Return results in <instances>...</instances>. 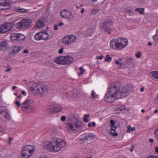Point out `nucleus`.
<instances>
[{
  "instance_id": "37998d69",
  "label": "nucleus",
  "mask_w": 158,
  "mask_h": 158,
  "mask_svg": "<svg viewBox=\"0 0 158 158\" xmlns=\"http://www.w3.org/2000/svg\"><path fill=\"white\" fill-rule=\"evenodd\" d=\"M13 140V139L12 138H11V137H10L9 138V141L8 142V144L9 145H10L11 144V141Z\"/></svg>"
},
{
  "instance_id": "e433bc0d",
  "label": "nucleus",
  "mask_w": 158,
  "mask_h": 158,
  "mask_svg": "<svg viewBox=\"0 0 158 158\" xmlns=\"http://www.w3.org/2000/svg\"><path fill=\"white\" fill-rule=\"evenodd\" d=\"M106 58L105 60L106 61L110 62L111 61L112 58L110 57L109 55H107L106 56Z\"/></svg>"
},
{
  "instance_id": "4be33fe9",
  "label": "nucleus",
  "mask_w": 158,
  "mask_h": 158,
  "mask_svg": "<svg viewBox=\"0 0 158 158\" xmlns=\"http://www.w3.org/2000/svg\"><path fill=\"white\" fill-rule=\"evenodd\" d=\"M42 40H48L49 35L46 32H41Z\"/></svg>"
},
{
  "instance_id": "9b49d317",
  "label": "nucleus",
  "mask_w": 158,
  "mask_h": 158,
  "mask_svg": "<svg viewBox=\"0 0 158 158\" xmlns=\"http://www.w3.org/2000/svg\"><path fill=\"white\" fill-rule=\"evenodd\" d=\"M77 37L73 35H67L64 36L62 39L63 43L66 45L74 43L76 41Z\"/></svg>"
},
{
  "instance_id": "cd10ccee",
  "label": "nucleus",
  "mask_w": 158,
  "mask_h": 158,
  "mask_svg": "<svg viewBox=\"0 0 158 158\" xmlns=\"http://www.w3.org/2000/svg\"><path fill=\"white\" fill-rule=\"evenodd\" d=\"M62 110V107L60 106H54V112H57L61 111Z\"/></svg>"
},
{
  "instance_id": "3c124183",
  "label": "nucleus",
  "mask_w": 158,
  "mask_h": 158,
  "mask_svg": "<svg viewBox=\"0 0 158 158\" xmlns=\"http://www.w3.org/2000/svg\"><path fill=\"white\" fill-rule=\"evenodd\" d=\"M158 156H150L148 157L147 158H157Z\"/></svg>"
},
{
  "instance_id": "72a5a7b5",
  "label": "nucleus",
  "mask_w": 158,
  "mask_h": 158,
  "mask_svg": "<svg viewBox=\"0 0 158 158\" xmlns=\"http://www.w3.org/2000/svg\"><path fill=\"white\" fill-rule=\"evenodd\" d=\"M90 116L89 114H85L84 115V118H83V121L85 123H87L89 122V120L87 119V118L89 117Z\"/></svg>"
},
{
  "instance_id": "13d9d810",
  "label": "nucleus",
  "mask_w": 158,
  "mask_h": 158,
  "mask_svg": "<svg viewBox=\"0 0 158 158\" xmlns=\"http://www.w3.org/2000/svg\"><path fill=\"white\" fill-rule=\"evenodd\" d=\"M132 62L129 61V60H128L127 61V64H128L129 65L130 64L132 63Z\"/></svg>"
},
{
  "instance_id": "2eb2a0df",
  "label": "nucleus",
  "mask_w": 158,
  "mask_h": 158,
  "mask_svg": "<svg viewBox=\"0 0 158 158\" xmlns=\"http://www.w3.org/2000/svg\"><path fill=\"white\" fill-rule=\"evenodd\" d=\"M60 13V16L62 18L66 19L69 21L73 19L70 17L72 15V13L66 10H62Z\"/></svg>"
},
{
  "instance_id": "338daca9",
  "label": "nucleus",
  "mask_w": 158,
  "mask_h": 158,
  "mask_svg": "<svg viewBox=\"0 0 158 158\" xmlns=\"http://www.w3.org/2000/svg\"><path fill=\"white\" fill-rule=\"evenodd\" d=\"M119 62L118 61H116L115 62V63L116 64H119Z\"/></svg>"
},
{
  "instance_id": "a18cd8bd",
  "label": "nucleus",
  "mask_w": 158,
  "mask_h": 158,
  "mask_svg": "<svg viewBox=\"0 0 158 158\" xmlns=\"http://www.w3.org/2000/svg\"><path fill=\"white\" fill-rule=\"evenodd\" d=\"M55 131H56V128H54L52 129V132L53 134H54L55 133Z\"/></svg>"
},
{
  "instance_id": "20e7f679",
  "label": "nucleus",
  "mask_w": 158,
  "mask_h": 158,
  "mask_svg": "<svg viewBox=\"0 0 158 158\" xmlns=\"http://www.w3.org/2000/svg\"><path fill=\"white\" fill-rule=\"evenodd\" d=\"M30 88L33 94L41 95L47 93L49 89V87L47 85L40 82L34 83Z\"/></svg>"
},
{
  "instance_id": "1a4fd4ad",
  "label": "nucleus",
  "mask_w": 158,
  "mask_h": 158,
  "mask_svg": "<svg viewBox=\"0 0 158 158\" xmlns=\"http://www.w3.org/2000/svg\"><path fill=\"white\" fill-rule=\"evenodd\" d=\"M34 152L30 145H27L23 148L22 153L23 158H29Z\"/></svg>"
},
{
  "instance_id": "6e6552de",
  "label": "nucleus",
  "mask_w": 158,
  "mask_h": 158,
  "mask_svg": "<svg viewBox=\"0 0 158 158\" xmlns=\"http://www.w3.org/2000/svg\"><path fill=\"white\" fill-rule=\"evenodd\" d=\"M68 130L72 133H75L81 130L82 128L81 123L77 122L75 123H69L67 125Z\"/></svg>"
},
{
  "instance_id": "7ed1b4c3",
  "label": "nucleus",
  "mask_w": 158,
  "mask_h": 158,
  "mask_svg": "<svg viewBox=\"0 0 158 158\" xmlns=\"http://www.w3.org/2000/svg\"><path fill=\"white\" fill-rule=\"evenodd\" d=\"M128 43L126 39L120 37L115 38L110 41V47L113 49L121 50L127 45Z\"/></svg>"
},
{
  "instance_id": "423d86ee",
  "label": "nucleus",
  "mask_w": 158,
  "mask_h": 158,
  "mask_svg": "<svg viewBox=\"0 0 158 158\" xmlns=\"http://www.w3.org/2000/svg\"><path fill=\"white\" fill-rule=\"evenodd\" d=\"M73 58L69 56H60L54 60L58 64L64 65L70 64L73 62Z\"/></svg>"
},
{
  "instance_id": "b1692460",
  "label": "nucleus",
  "mask_w": 158,
  "mask_h": 158,
  "mask_svg": "<svg viewBox=\"0 0 158 158\" xmlns=\"http://www.w3.org/2000/svg\"><path fill=\"white\" fill-rule=\"evenodd\" d=\"M117 128V127H114L111 128V130L110 133L113 136H115L118 135L117 133L116 132L115 130Z\"/></svg>"
},
{
  "instance_id": "bb28decb",
  "label": "nucleus",
  "mask_w": 158,
  "mask_h": 158,
  "mask_svg": "<svg viewBox=\"0 0 158 158\" xmlns=\"http://www.w3.org/2000/svg\"><path fill=\"white\" fill-rule=\"evenodd\" d=\"M150 75L154 78L158 79V71H154L150 72Z\"/></svg>"
},
{
  "instance_id": "603ef678",
  "label": "nucleus",
  "mask_w": 158,
  "mask_h": 158,
  "mask_svg": "<svg viewBox=\"0 0 158 158\" xmlns=\"http://www.w3.org/2000/svg\"><path fill=\"white\" fill-rule=\"evenodd\" d=\"M149 141L151 143H153L154 142L153 139H150L149 140Z\"/></svg>"
},
{
  "instance_id": "69168bd1",
  "label": "nucleus",
  "mask_w": 158,
  "mask_h": 158,
  "mask_svg": "<svg viewBox=\"0 0 158 158\" xmlns=\"http://www.w3.org/2000/svg\"><path fill=\"white\" fill-rule=\"evenodd\" d=\"M84 9H82L81 10V13H83L84 12Z\"/></svg>"
},
{
  "instance_id": "412c9836",
  "label": "nucleus",
  "mask_w": 158,
  "mask_h": 158,
  "mask_svg": "<svg viewBox=\"0 0 158 158\" xmlns=\"http://www.w3.org/2000/svg\"><path fill=\"white\" fill-rule=\"evenodd\" d=\"M44 26V21L42 20H39L35 25L36 28H41Z\"/></svg>"
},
{
  "instance_id": "6e6d98bb",
  "label": "nucleus",
  "mask_w": 158,
  "mask_h": 158,
  "mask_svg": "<svg viewBox=\"0 0 158 158\" xmlns=\"http://www.w3.org/2000/svg\"><path fill=\"white\" fill-rule=\"evenodd\" d=\"M155 152H156L158 153V147L155 148Z\"/></svg>"
},
{
  "instance_id": "c85d7f7f",
  "label": "nucleus",
  "mask_w": 158,
  "mask_h": 158,
  "mask_svg": "<svg viewBox=\"0 0 158 158\" xmlns=\"http://www.w3.org/2000/svg\"><path fill=\"white\" fill-rule=\"evenodd\" d=\"M47 111L50 113H52L54 112V106H49L47 107Z\"/></svg>"
},
{
  "instance_id": "052dcab7",
  "label": "nucleus",
  "mask_w": 158,
  "mask_h": 158,
  "mask_svg": "<svg viewBox=\"0 0 158 158\" xmlns=\"http://www.w3.org/2000/svg\"><path fill=\"white\" fill-rule=\"evenodd\" d=\"M64 25V23H62V22H61V23H60L59 24H58V26H63V25Z\"/></svg>"
},
{
  "instance_id": "774afa93",
  "label": "nucleus",
  "mask_w": 158,
  "mask_h": 158,
  "mask_svg": "<svg viewBox=\"0 0 158 158\" xmlns=\"http://www.w3.org/2000/svg\"><path fill=\"white\" fill-rule=\"evenodd\" d=\"M118 64L119 65V66H121L123 65V64L121 62H119Z\"/></svg>"
},
{
  "instance_id": "ea45409f",
  "label": "nucleus",
  "mask_w": 158,
  "mask_h": 158,
  "mask_svg": "<svg viewBox=\"0 0 158 158\" xmlns=\"http://www.w3.org/2000/svg\"><path fill=\"white\" fill-rule=\"evenodd\" d=\"M141 55V53L140 52H138L135 54V56L137 58H139L140 56Z\"/></svg>"
},
{
  "instance_id": "c03bdc74",
  "label": "nucleus",
  "mask_w": 158,
  "mask_h": 158,
  "mask_svg": "<svg viewBox=\"0 0 158 158\" xmlns=\"http://www.w3.org/2000/svg\"><path fill=\"white\" fill-rule=\"evenodd\" d=\"M66 117L65 116H62L61 118V120L62 121H64L65 120Z\"/></svg>"
},
{
  "instance_id": "79ce46f5",
  "label": "nucleus",
  "mask_w": 158,
  "mask_h": 158,
  "mask_svg": "<svg viewBox=\"0 0 158 158\" xmlns=\"http://www.w3.org/2000/svg\"><path fill=\"white\" fill-rule=\"evenodd\" d=\"M155 136L157 139H158V129L156 130L155 132Z\"/></svg>"
},
{
  "instance_id": "393cba45",
  "label": "nucleus",
  "mask_w": 158,
  "mask_h": 158,
  "mask_svg": "<svg viewBox=\"0 0 158 158\" xmlns=\"http://www.w3.org/2000/svg\"><path fill=\"white\" fill-rule=\"evenodd\" d=\"M7 45V44L5 41L0 42V50H2L4 48H6Z\"/></svg>"
},
{
  "instance_id": "473e14b6",
  "label": "nucleus",
  "mask_w": 158,
  "mask_h": 158,
  "mask_svg": "<svg viewBox=\"0 0 158 158\" xmlns=\"http://www.w3.org/2000/svg\"><path fill=\"white\" fill-rule=\"evenodd\" d=\"M79 69L80 73H78V75L80 76L84 73L85 70L82 67H80Z\"/></svg>"
},
{
  "instance_id": "e2e57ef3",
  "label": "nucleus",
  "mask_w": 158,
  "mask_h": 158,
  "mask_svg": "<svg viewBox=\"0 0 158 158\" xmlns=\"http://www.w3.org/2000/svg\"><path fill=\"white\" fill-rule=\"evenodd\" d=\"M92 127H95V123L94 122H93L92 123Z\"/></svg>"
},
{
  "instance_id": "de8ad7c7",
  "label": "nucleus",
  "mask_w": 158,
  "mask_h": 158,
  "mask_svg": "<svg viewBox=\"0 0 158 158\" xmlns=\"http://www.w3.org/2000/svg\"><path fill=\"white\" fill-rule=\"evenodd\" d=\"M131 128V127L129 125L127 126L128 130L127 131V132L129 133L131 132V130L130 129Z\"/></svg>"
},
{
  "instance_id": "a211bd4d",
  "label": "nucleus",
  "mask_w": 158,
  "mask_h": 158,
  "mask_svg": "<svg viewBox=\"0 0 158 158\" xmlns=\"http://www.w3.org/2000/svg\"><path fill=\"white\" fill-rule=\"evenodd\" d=\"M95 138V137L92 134H83L82 135V138L79 139L80 141H82L88 140H93Z\"/></svg>"
},
{
  "instance_id": "5fc2aeb1",
  "label": "nucleus",
  "mask_w": 158,
  "mask_h": 158,
  "mask_svg": "<svg viewBox=\"0 0 158 158\" xmlns=\"http://www.w3.org/2000/svg\"><path fill=\"white\" fill-rule=\"evenodd\" d=\"M22 94H23L24 96H26V93L24 91H22Z\"/></svg>"
},
{
  "instance_id": "aec40b11",
  "label": "nucleus",
  "mask_w": 158,
  "mask_h": 158,
  "mask_svg": "<svg viewBox=\"0 0 158 158\" xmlns=\"http://www.w3.org/2000/svg\"><path fill=\"white\" fill-rule=\"evenodd\" d=\"M0 2V7L3 6V7H0L1 10H6L10 8V6L8 4L9 3L6 0H1Z\"/></svg>"
},
{
  "instance_id": "bf43d9fd",
  "label": "nucleus",
  "mask_w": 158,
  "mask_h": 158,
  "mask_svg": "<svg viewBox=\"0 0 158 158\" xmlns=\"http://www.w3.org/2000/svg\"><path fill=\"white\" fill-rule=\"evenodd\" d=\"M135 128L134 127H133L131 128V131H135Z\"/></svg>"
},
{
  "instance_id": "c756f323",
  "label": "nucleus",
  "mask_w": 158,
  "mask_h": 158,
  "mask_svg": "<svg viewBox=\"0 0 158 158\" xmlns=\"http://www.w3.org/2000/svg\"><path fill=\"white\" fill-rule=\"evenodd\" d=\"M144 9L143 8H136L135 9V11L139 12V13L141 15H143L144 14Z\"/></svg>"
},
{
  "instance_id": "4468645a",
  "label": "nucleus",
  "mask_w": 158,
  "mask_h": 158,
  "mask_svg": "<svg viewBox=\"0 0 158 158\" xmlns=\"http://www.w3.org/2000/svg\"><path fill=\"white\" fill-rule=\"evenodd\" d=\"M13 27V25L10 23L5 24L0 27V33H4L10 31Z\"/></svg>"
},
{
  "instance_id": "8fccbe9b",
  "label": "nucleus",
  "mask_w": 158,
  "mask_h": 158,
  "mask_svg": "<svg viewBox=\"0 0 158 158\" xmlns=\"http://www.w3.org/2000/svg\"><path fill=\"white\" fill-rule=\"evenodd\" d=\"M63 48H61L59 51V53L60 54H61L63 52Z\"/></svg>"
},
{
  "instance_id": "ddd939ff",
  "label": "nucleus",
  "mask_w": 158,
  "mask_h": 158,
  "mask_svg": "<svg viewBox=\"0 0 158 158\" xmlns=\"http://www.w3.org/2000/svg\"><path fill=\"white\" fill-rule=\"evenodd\" d=\"M10 38L13 41H19L24 40L25 38V36L24 35L22 34L12 33L10 35Z\"/></svg>"
},
{
  "instance_id": "6ab92c4d",
  "label": "nucleus",
  "mask_w": 158,
  "mask_h": 158,
  "mask_svg": "<svg viewBox=\"0 0 158 158\" xmlns=\"http://www.w3.org/2000/svg\"><path fill=\"white\" fill-rule=\"evenodd\" d=\"M69 97L72 98L73 100L77 99L80 97L81 95L79 92L76 90L73 92H71L68 94Z\"/></svg>"
},
{
  "instance_id": "c9c22d12",
  "label": "nucleus",
  "mask_w": 158,
  "mask_h": 158,
  "mask_svg": "<svg viewBox=\"0 0 158 158\" xmlns=\"http://www.w3.org/2000/svg\"><path fill=\"white\" fill-rule=\"evenodd\" d=\"M100 10L99 8H97L94 9L92 10L91 13L92 14L94 15L96 14V13Z\"/></svg>"
},
{
  "instance_id": "4c0bfd02",
  "label": "nucleus",
  "mask_w": 158,
  "mask_h": 158,
  "mask_svg": "<svg viewBox=\"0 0 158 158\" xmlns=\"http://www.w3.org/2000/svg\"><path fill=\"white\" fill-rule=\"evenodd\" d=\"M110 127L111 128H112V127H117L116 126H115V121L111 120L110 121Z\"/></svg>"
},
{
  "instance_id": "58836bf2",
  "label": "nucleus",
  "mask_w": 158,
  "mask_h": 158,
  "mask_svg": "<svg viewBox=\"0 0 158 158\" xmlns=\"http://www.w3.org/2000/svg\"><path fill=\"white\" fill-rule=\"evenodd\" d=\"M152 38L155 41L158 42V35H157L156 34L153 36Z\"/></svg>"
},
{
  "instance_id": "dca6fc26",
  "label": "nucleus",
  "mask_w": 158,
  "mask_h": 158,
  "mask_svg": "<svg viewBox=\"0 0 158 158\" xmlns=\"http://www.w3.org/2000/svg\"><path fill=\"white\" fill-rule=\"evenodd\" d=\"M31 23V21L30 19H24L22 20L18 23V27L20 29L26 28L29 26Z\"/></svg>"
},
{
  "instance_id": "7c9ffc66",
  "label": "nucleus",
  "mask_w": 158,
  "mask_h": 158,
  "mask_svg": "<svg viewBox=\"0 0 158 158\" xmlns=\"http://www.w3.org/2000/svg\"><path fill=\"white\" fill-rule=\"evenodd\" d=\"M118 110L122 111H124L126 110V108L125 107V106H118L117 107V108L116 109V110Z\"/></svg>"
},
{
  "instance_id": "0eeeda50",
  "label": "nucleus",
  "mask_w": 158,
  "mask_h": 158,
  "mask_svg": "<svg viewBox=\"0 0 158 158\" xmlns=\"http://www.w3.org/2000/svg\"><path fill=\"white\" fill-rule=\"evenodd\" d=\"M35 107L33 101L31 99H26L21 104V109L25 111H31Z\"/></svg>"
},
{
  "instance_id": "f8f14e48",
  "label": "nucleus",
  "mask_w": 158,
  "mask_h": 158,
  "mask_svg": "<svg viewBox=\"0 0 158 158\" xmlns=\"http://www.w3.org/2000/svg\"><path fill=\"white\" fill-rule=\"evenodd\" d=\"M111 22L109 21H106L102 22L100 24V27L103 30L108 32V34L110 33V26H111Z\"/></svg>"
},
{
  "instance_id": "a19ab883",
  "label": "nucleus",
  "mask_w": 158,
  "mask_h": 158,
  "mask_svg": "<svg viewBox=\"0 0 158 158\" xmlns=\"http://www.w3.org/2000/svg\"><path fill=\"white\" fill-rule=\"evenodd\" d=\"M15 104L18 107H21V104L19 101H16Z\"/></svg>"
},
{
  "instance_id": "39448f33",
  "label": "nucleus",
  "mask_w": 158,
  "mask_h": 158,
  "mask_svg": "<svg viewBox=\"0 0 158 158\" xmlns=\"http://www.w3.org/2000/svg\"><path fill=\"white\" fill-rule=\"evenodd\" d=\"M116 82H118L120 83L119 86L118 87V89H117L119 93L121 94V96L122 97V98L127 97L131 92L132 91L134 88V85L130 83L127 84L125 86L120 87V83L118 81H117Z\"/></svg>"
},
{
  "instance_id": "9d476101",
  "label": "nucleus",
  "mask_w": 158,
  "mask_h": 158,
  "mask_svg": "<svg viewBox=\"0 0 158 158\" xmlns=\"http://www.w3.org/2000/svg\"><path fill=\"white\" fill-rule=\"evenodd\" d=\"M11 118L10 115L6 108L2 109L0 110V119L4 122H8Z\"/></svg>"
},
{
  "instance_id": "2f4dec72",
  "label": "nucleus",
  "mask_w": 158,
  "mask_h": 158,
  "mask_svg": "<svg viewBox=\"0 0 158 158\" xmlns=\"http://www.w3.org/2000/svg\"><path fill=\"white\" fill-rule=\"evenodd\" d=\"M29 10L24 9L23 8L19 9L16 10V11L18 12H21L23 13H25L27 12Z\"/></svg>"
},
{
  "instance_id": "09e8293b",
  "label": "nucleus",
  "mask_w": 158,
  "mask_h": 158,
  "mask_svg": "<svg viewBox=\"0 0 158 158\" xmlns=\"http://www.w3.org/2000/svg\"><path fill=\"white\" fill-rule=\"evenodd\" d=\"M58 25L56 24H55L54 26V29L55 30H57L58 29Z\"/></svg>"
},
{
  "instance_id": "f3484780",
  "label": "nucleus",
  "mask_w": 158,
  "mask_h": 158,
  "mask_svg": "<svg viewBox=\"0 0 158 158\" xmlns=\"http://www.w3.org/2000/svg\"><path fill=\"white\" fill-rule=\"evenodd\" d=\"M23 48L22 46H19L18 45L14 46L11 48L12 52H10V54L11 56L16 55Z\"/></svg>"
},
{
  "instance_id": "864d4df0",
  "label": "nucleus",
  "mask_w": 158,
  "mask_h": 158,
  "mask_svg": "<svg viewBox=\"0 0 158 158\" xmlns=\"http://www.w3.org/2000/svg\"><path fill=\"white\" fill-rule=\"evenodd\" d=\"M23 53L24 54L27 53H28V50H27L25 49L23 51Z\"/></svg>"
},
{
  "instance_id": "680f3d73",
  "label": "nucleus",
  "mask_w": 158,
  "mask_h": 158,
  "mask_svg": "<svg viewBox=\"0 0 158 158\" xmlns=\"http://www.w3.org/2000/svg\"><path fill=\"white\" fill-rule=\"evenodd\" d=\"M144 90V88L143 87H141L140 89V91H141V92H143Z\"/></svg>"
},
{
  "instance_id": "49530a36",
  "label": "nucleus",
  "mask_w": 158,
  "mask_h": 158,
  "mask_svg": "<svg viewBox=\"0 0 158 158\" xmlns=\"http://www.w3.org/2000/svg\"><path fill=\"white\" fill-rule=\"evenodd\" d=\"M55 131H56V128H54L52 129V132L53 134H54L55 133Z\"/></svg>"
},
{
  "instance_id": "f03ea898",
  "label": "nucleus",
  "mask_w": 158,
  "mask_h": 158,
  "mask_svg": "<svg viewBox=\"0 0 158 158\" xmlns=\"http://www.w3.org/2000/svg\"><path fill=\"white\" fill-rule=\"evenodd\" d=\"M119 85L118 82H115L109 86L108 89V92L105 96V100L107 102L112 103L116 99L122 98L117 89H118Z\"/></svg>"
},
{
  "instance_id": "4d7b16f0",
  "label": "nucleus",
  "mask_w": 158,
  "mask_h": 158,
  "mask_svg": "<svg viewBox=\"0 0 158 158\" xmlns=\"http://www.w3.org/2000/svg\"><path fill=\"white\" fill-rule=\"evenodd\" d=\"M103 58V56H102V55H101L100 56H99V59H102Z\"/></svg>"
},
{
  "instance_id": "f257e3e1",
  "label": "nucleus",
  "mask_w": 158,
  "mask_h": 158,
  "mask_svg": "<svg viewBox=\"0 0 158 158\" xmlns=\"http://www.w3.org/2000/svg\"><path fill=\"white\" fill-rule=\"evenodd\" d=\"M52 141H47L43 144V147L47 150L52 152H58L66 146V143L63 139L55 137Z\"/></svg>"
},
{
  "instance_id": "0e129e2a",
  "label": "nucleus",
  "mask_w": 158,
  "mask_h": 158,
  "mask_svg": "<svg viewBox=\"0 0 158 158\" xmlns=\"http://www.w3.org/2000/svg\"><path fill=\"white\" fill-rule=\"evenodd\" d=\"M158 112V110L156 109L154 110V113L155 114L157 113Z\"/></svg>"
},
{
  "instance_id": "f704fd0d",
  "label": "nucleus",
  "mask_w": 158,
  "mask_h": 158,
  "mask_svg": "<svg viewBox=\"0 0 158 158\" xmlns=\"http://www.w3.org/2000/svg\"><path fill=\"white\" fill-rule=\"evenodd\" d=\"M91 98L92 99H95L98 98V96L97 95L94 91H92L91 94Z\"/></svg>"
},
{
  "instance_id": "a878e982",
  "label": "nucleus",
  "mask_w": 158,
  "mask_h": 158,
  "mask_svg": "<svg viewBox=\"0 0 158 158\" xmlns=\"http://www.w3.org/2000/svg\"><path fill=\"white\" fill-rule=\"evenodd\" d=\"M41 32L37 33L35 35V39L37 40H42Z\"/></svg>"
},
{
  "instance_id": "5701e85b",
  "label": "nucleus",
  "mask_w": 158,
  "mask_h": 158,
  "mask_svg": "<svg viewBox=\"0 0 158 158\" xmlns=\"http://www.w3.org/2000/svg\"><path fill=\"white\" fill-rule=\"evenodd\" d=\"M125 12L129 15L134 14L135 13L133 9L130 7L126 8L125 9Z\"/></svg>"
}]
</instances>
